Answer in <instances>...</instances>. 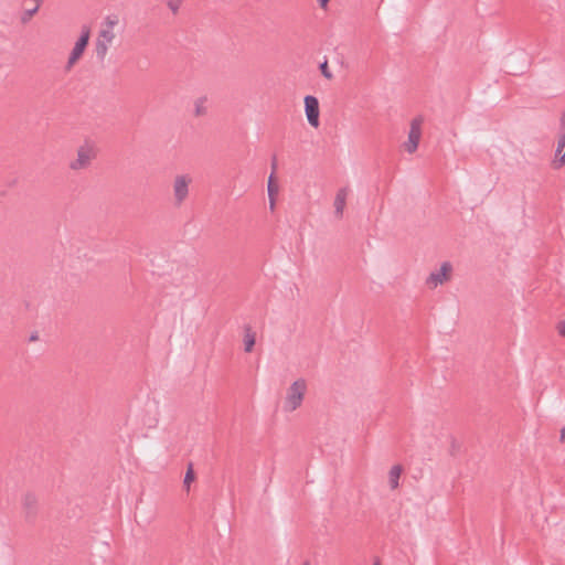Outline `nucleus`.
Instances as JSON below:
<instances>
[{"label":"nucleus","instance_id":"1","mask_svg":"<svg viewBox=\"0 0 565 565\" xmlns=\"http://www.w3.org/2000/svg\"><path fill=\"white\" fill-rule=\"evenodd\" d=\"M306 390V381L303 379L296 380L288 388L284 409L286 412L296 411L302 403Z\"/></svg>","mask_w":565,"mask_h":565},{"label":"nucleus","instance_id":"2","mask_svg":"<svg viewBox=\"0 0 565 565\" xmlns=\"http://www.w3.org/2000/svg\"><path fill=\"white\" fill-rule=\"evenodd\" d=\"M422 118L416 117L411 121V127L408 131V139L405 142V150L408 153H414L417 148L422 136Z\"/></svg>","mask_w":565,"mask_h":565},{"label":"nucleus","instance_id":"3","mask_svg":"<svg viewBox=\"0 0 565 565\" xmlns=\"http://www.w3.org/2000/svg\"><path fill=\"white\" fill-rule=\"evenodd\" d=\"M305 113L309 125L312 126L313 128H317L320 124L319 100L317 97L312 95H307L305 97Z\"/></svg>","mask_w":565,"mask_h":565},{"label":"nucleus","instance_id":"4","mask_svg":"<svg viewBox=\"0 0 565 565\" xmlns=\"http://www.w3.org/2000/svg\"><path fill=\"white\" fill-rule=\"evenodd\" d=\"M191 179L188 175H177L173 182V195L177 205L183 203L189 194V184Z\"/></svg>","mask_w":565,"mask_h":565},{"label":"nucleus","instance_id":"5","mask_svg":"<svg viewBox=\"0 0 565 565\" xmlns=\"http://www.w3.org/2000/svg\"><path fill=\"white\" fill-rule=\"evenodd\" d=\"M452 270V266L449 262H444L439 269L431 271L426 279V284L429 287H437L438 285H443L445 281L449 279V274Z\"/></svg>","mask_w":565,"mask_h":565},{"label":"nucleus","instance_id":"6","mask_svg":"<svg viewBox=\"0 0 565 565\" xmlns=\"http://www.w3.org/2000/svg\"><path fill=\"white\" fill-rule=\"evenodd\" d=\"M22 505L25 513V520L33 522L38 514V499L34 493L28 492L24 494Z\"/></svg>","mask_w":565,"mask_h":565},{"label":"nucleus","instance_id":"7","mask_svg":"<svg viewBox=\"0 0 565 565\" xmlns=\"http://www.w3.org/2000/svg\"><path fill=\"white\" fill-rule=\"evenodd\" d=\"M271 169H273V171L268 178L267 191H268V198H269V209L271 211H274L275 205H276L275 195L278 193V186L276 185V183L274 181V172L277 169V160H276L275 156L273 157V160H271Z\"/></svg>","mask_w":565,"mask_h":565},{"label":"nucleus","instance_id":"8","mask_svg":"<svg viewBox=\"0 0 565 565\" xmlns=\"http://www.w3.org/2000/svg\"><path fill=\"white\" fill-rule=\"evenodd\" d=\"M90 159H92V154H90L89 149L82 147L77 151V159L70 163V168L72 170L84 169V168L88 167V164L90 163Z\"/></svg>","mask_w":565,"mask_h":565},{"label":"nucleus","instance_id":"9","mask_svg":"<svg viewBox=\"0 0 565 565\" xmlns=\"http://www.w3.org/2000/svg\"><path fill=\"white\" fill-rule=\"evenodd\" d=\"M559 125L564 131L557 141L555 156L558 158L559 166H563L565 164V110L561 115Z\"/></svg>","mask_w":565,"mask_h":565},{"label":"nucleus","instance_id":"10","mask_svg":"<svg viewBox=\"0 0 565 565\" xmlns=\"http://www.w3.org/2000/svg\"><path fill=\"white\" fill-rule=\"evenodd\" d=\"M347 196H348L347 188H342V189L338 190V192L335 194V199H334V214L338 217H342V215H343Z\"/></svg>","mask_w":565,"mask_h":565},{"label":"nucleus","instance_id":"11","mask_svg":"<svg viewBox=\"0 0 565 565\" xmlns=\"http://www.w3.org/2000/svg\"><path fill=\"white\" fill-rule=\"evenodd\" d=\"M402 471H403V468L399 465H395L391 468V470L388 472V482H390L391 489L394 490V489L398 488L399 477L402 475Z\"/></svg>","mask_w":565,"mask_h":565},{"label":"nucleus","instance_id":"12","mask_svg":"<svg viewBox=\"0 0 565 565\" xmlns=\"http://www.w3.org/2000/svg\"><path fill=\"white\" fill-rule=\"evenodd\" d=\"M83 53H84V50L74 45V47L72 49L71 54L68 56V60L64 66V71L66 73L73 68L75 63L82 57Z\"/></svg>","mask_w":565,"mask_h":565},{"label":"nucleus","instance_id":"13","mask_svg":"<svg viewBox=\"0 0 565 565\" xmlns=\"http://www.w3.org/2000/svg\"><path fill=\"white\" fill-rule=\"evenodd\" d=\"M255 333L252 331L250 327H245V335H244V350L245 352H250L255 345Z\"/></svg>","mask_w":565,"mask_h":565},{"label":"nucleus","instance_id":"14","mask_svg":"<svg viewBox=\"0 0 565 565\" xmlns=\"http://www.w3.org/2000/svg\"><path fill=\"white\" fill-rule=\"evenodd\" d=\"M88 42H89V29L85 26V28H83L79 38L75 42V46L85 51V49L88 45Z\"/></svg>","mask_w":565,"mask_h":565},{"label":"nucleus","instance_id":"15","mask_svg":"<svg viewBox=\"0 0 565 565\" xmlns=\"http://www.w3.org/2000/svg\"><path fill=\"white\" fill-rule=\"evenodd\" d=\"M107 51H108V43H105V42H102V41L97 40L96 44H95L96 57L99 61H104L105 56L107 54Z\"/></svg>","mask_w":565,"mask_h":565},{"label":"nucleus","instance_id":"16","mask_svg":"<svg viewBox=\"0 0 565 565\" xmlns=\"http://www.w3.org/2000/svg\"><path fill=\"white\" fill-rule=\"evenodd\" d=\"M115 39V33L109 29H102L98 35L99 41L110 44Z\"/></svg>","mask_w":565,"mask_h":565},{"label":"nucleus","instance_id":"17","mask_svg":"<svg viewBox=\"0 0 565 565\" xmlns=\"http://www.w3.org/2000/svg\"><path fill=\"white\" fill-rule=\"evenodd\" d=\"M206 103V97H200L199 99H196L195 102V116H203L206 114V108L204 106V104Z\"/></svg>","mask_w":565,"mask_h":565},{"label":"nucleus","instance_id":"18","mask_svg":"<svg viewBox=\"0 0 565 565\" xmlns=\"http://www.w3.org/2000/svg\"><path fill=\"white\" fill-rule=\"evenodd\" d=\"M118 24V17L117 15H107L104 19V29H109L113 31V29Z\"/></svg>","mask_w":565,"mask_h":565},{"label":"nucleus","instance_id":"19","mask_svg":"<svg viewBox=\"0 0 565 565\" xmlns=\"http://www.w3.org/2000/svg\"><path fill=\"white\" fill-rule=\"evenodd\" d=\"M38 7H33L32 9H28L25 10L22 14H21V22L23 24H26L31 18L38 12Z\"/></svg>","mask_w":565,"mask_h":565},{"label":"nucleus","instance_id":"20","mask_svg":"<svg viewBox=\"0 0 565 565\" xmlns=\"http://www.w3.org/2000/svg\"><path fill=\"white\" fill-rule=\"evenodd\" d=\"M193 480H194V472H193L192 466L190 465L185 472L183 483H184V486L189 487Z\"/></svg>","mask_w":565,"mask_h":565},{"label":"nucleus","instance_id":"21","mask_svg":"<svg viewBox=\"0 0 565 565\" xmlns=\"http://www.w3.org/2000/svg\"><path fill=\"white\" fill-rule=\"evenodd\" d=\"M319 67H320V71H321L322 75L326 78H328V79L332 78V73L329 71L328 62L327 61L321 63Z\"/></svg>","mask_w":565,"mask_h":565},{"label":"nucleus","instance_id":"22","mask_svg":"<svg viewBox=\"0 0 565 565\" xmlns=\"http://www.w3.org/2000/svg\"><path fill=\"white\" fill-rule=\"evenodd\" d=\"M168 7L173 13H177L180 8V0L168 1Z\"/></svg>","mask_w":565,"mask_h":565},{"label":"nucleus","instance_id":"23","mask_svg":"<svg viewBox=\"0 0 565 565\" xmlns=\"http://www.w3.org/2000/svg\"><path fill=\"white\" fill-rule=\"evenodd\" d=\"M558 333L565 338V321H561L557 326Z\"/></svg>","mask_w":565,"mask_h":565},{"label":"nucleus","instance_id":"24","mask_svg":"<svg viewBox=\"0 0 565 565\" xmlns=\"http://www.w3.org/2000/svg\"><path fill=\"white\" fill-rule=\"evenodd\" d=\"M317 1H318L319 6H320L322 9H324V8L328 6V3H329V1H330V0H317Z\"/></svg>","mask_w":565,"mask_h":565},{"label":"nucleus","instance_id":"25","mask_svg":"<svg viewBox=\"0 0 565 565\" xmlns=\"http://www.w3.org/2000/svg\"><path fill=\"white\" fill-rule=\"evenodd\" d=\"M561 441H565V427L561 430Z\"/></svg>","mask_w":565,"mask_h":565},{"label":"nucleus","instance_id":"26","mask_svg":"<svg viewBox=\"0 0 565 565\" xmlns=\"http://www.w3.org/2000/svg\"><path fill=\"white\" fill-rule=\"evenodd\" d=\"M38 337L36 335H31L30 340H35Z\"/></svg>","mask_w":565,"mask_h":565},{"label":"nucleus","instance_id":"27","mask_svg":"<svg viewBox=\"0 0 565 565\" xmlns=\"http://www.w3.org/2000/svg\"><path fill=\"white\" fill-rule=\"evenodd\" d=\"M373 565H380V562H375Z\"/></svg>","mask_w":565,"mask_h":565}]
</instances>
